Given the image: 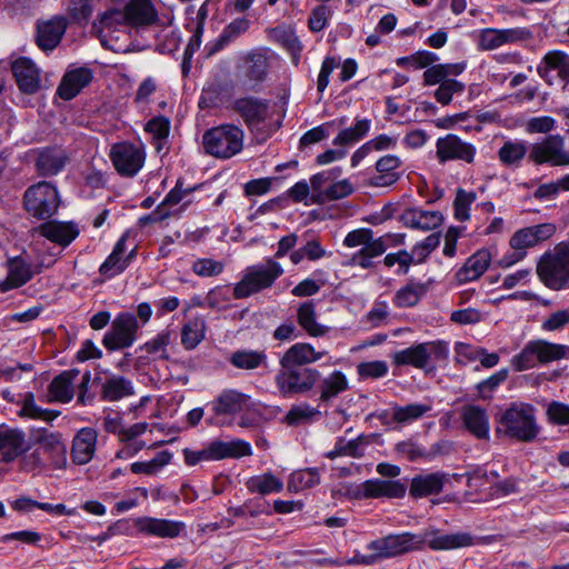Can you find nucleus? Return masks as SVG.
I'll use <instances>...</instances> for the list:
<instances>
[{
  "instance_id": "f257e3e1",
  "label": "nucleus",
  "mask_w": 569,
  "mask_h": 569,
  "mask_svg": "<svg viewBox=\"0 0 569 569\" xmlns=\"http://www.w3.org/2000/svg\"><path fill=\"white\" fill-rule=\"evenodd\" d=\"M496 433L521 442H532L540 433L536 408L526 402L510 403L497 420Z\"/></svg>"
},
{
  "instance_id": "f03ea898",
  "label": "nucleus",
  "mask_w": 569,
  "mask_h": 569,
  "mask_svg": "<svg viewBox=\"0 0 569 569\" xmlns=\"http://www.w3.org/2000/svg\"><path fill=\"white\" fill-rule=\"evenodd\" d=\"M159 21L151 0H130L124 9L106 11L99 21V30L104 36L112 31L117 24H127L132 28H146Z\"/></svg>"
},
{
  "instance_id": "7ed1b4c3",
  "label": "nucleus",
  "mask_w": 569,
  "mask_h": 569,
  "mask_svg": "<svg viewBox=\"0 0 569 569\" xmlns=\"http://www.w3.org/2000/svg\"><path fill=\"white\" fill-rule=\"evenodd\" d=\"M449 357L448 343L441 340L412 345L396 351L392 356L395 366H411L416 369L430 370L436 362L446 361Z\"/></svg>"
},
{
  "instance_id": "20e7f679",
  "label": "nucleus",
  "mask_w": 569,
  "mask_h": 569,
  "mask_svg": "<svg viewBox=\"0 0 569 569\" xmlns=\"http://www.w3.org/2000/svg\"><path fill=\"white\" fill-rule=\"evenodd\" d=\"M243 144V130L230 123L213 127L202 136L204 151L217 159L232 158L242 151Z\"/></svg>"
},
{
  "instance_id": "39448f33",
  "label": "nucleus",
  "mask_w": 569,
  "mask_h": 569,
  "mask_svg": "<svg viewBox=\"0 0 569 569\" xmlns=\"http://www.w3.org/2000/svg\"><path fill=\"white\" fill-rule=\"evenodd\" d=\"M282 274L283 268L273 259H267L264 263L250 266L244 270L241 280L234 284L233 297L243 299L268 289Z\"/></svg>"
},
{
  "instance_id": "423d86ee",
  "label": "nucleus",
  "mask_w": 569,
  "mask_h": 569,
  "mask_svg": "<svg viewBox=\"0 0 569 569\" xmlns=\"http://www.w3.org/2000/svg\"><path fill=\"white\" fill-rule=\"evenodd\" d=\"M539 279L550 289L560 290L569 283V243H558L545 253L537 266Z\"/></svg>"
},
{
  "instance_id": "0eeeda50",
  "label": "nucleus",
  "mask_w": 569,
  "mask_h": 569,
  "mask_svg": "<svg viewBox=\"0 0 569 569\" xmlns=\"http://www.w3.org/2000/svg\"><path fill=\"white\" fill-rule=\"evenodd\" d=\"M252 449L249 442L234 439L231 441L213 440L207 443L202 449H183L182 455L184 463L193 467L201 462L222 460L227 458H241L251 456Z\"/></svg>"
},
{
  "instance_id": "6e6552de",
  "label": "nucleus",
  "mask_w": 569,
  "mask_h": 569,
  "mask_svg": "<svg viewBox=\"0 0 569 569\" xmlns=\"http://www.w3.org/2000/svg\"><path fill=\"white\" fill-rule=\"evenodd\" d=\"M561 359H569V346L537 339L529 341L521 352L513 357L512 365L516 370L523 371L538 363L545 365Z\"/></svg>"
},
{
  "instance_id": "1a4fd4ad",
  "label": "nucleus",
  "mask_w": 569,
  "mask_h": 569,
  "mask_svg": "<svg viewBox=\"0 0 569 569\" xmlns=\"http://www.w3.org/2000/svg\"><path fill=\"white\" fill-rule=\"evenodd\" d=\"M59 203L57 189L47 181L31 186L24 193L27 211L38 219H48L53 216L59 208Z\"/></svg>"
},
{
  "instance_id": "9d476101",
  "label": "nucleus",
  "mask_w": 569,
  "mask_h": 569,
  "mask_svg": "<svg viewBox=\"0 0 569 569\" xmlns=\"http://www.w3.org/2000/svg\"><path fill=\"white\" fill-rule=\"evenodd\" d=\"M140 329L137 316L131 312H120L111 322V328L102 339L107 350L113 351L131 347L138 338Z\"/></svg>"
},
{
  "instance_id": "9b49d317",
  "label": "nucleus",
  "mask_w": 569,
  "mask_h": 569,
  "mask_svg": "<svg viewBox=\"0 0 569 569\" xmlns=\"http://www.w3.org/2000/svg\"><path fill=\"white\" fill-rule=\"evenodd\" d=\"M319 372L311 368L281 367L276 376V383L283 397L306 393L313 388Z\"/></svg>"
},
{
  "instance_id": "f8f14e48",
  "label": "nucleus",
  "mask_w": 569,
  "mask_h": 569,
  "mask_svg": "<svg viewBox=\"0 0 569 569\" xmlns=\"http://www.w3.org/2000/svg\"><path fill=\"white\" fill-rule=\"evenodd\" d=\"M528 159L535 164L569 166V153L560 134H550L530 146Z\"/></svg>"
},
{
  "instance_id": "ddd939ff",
  "label": "nucleus",
  "mask_w": 569,
  "mask_h": 569,
  "mask_svg": "<svg viewBox=\"0 0 569 569\" xmlns=\"http://www.w3.org/2000/svg\"><path fill=\"white\" fill-rule=\"evenodd\" d=\"M476 156V146L462 140L457 134L448 133L436 141V157L441 164L448 161H462L471 164L475 162Z\"/></svg>"
},
{
  "instance_id": "4468645a",
  "label": "nucleus",
  "mask_w": 569,
  "mask_h": 569,
  "mask_svg": "<svg viewBox=\"0 0 569 569\" xmlns=\"http://www.w3.org/2000/svg\"><path fill=\"white\" fill-rule=\"evenodd\" d=\"M369 549L378 557L389 558L415 550H421L422 540L420 539V532H403L375 540L370 542Z\"/></svg>"
},
{
  "instance_id": "2eb2a0df",
  "label": "nucleus",
  "mask_w": 569,
  "mask_h": 569,
  "mask_svg": "<svg viewBox=\"0 0 569 569\" xmlns=\"http://www.w3.org/2000/svg\"><path fill=\"white\" fill-rule=\"evenodd\" d=\"M109 157L121 176L133 177L143 167L146 152L140 146L119 142L111 147Z\"/></svg>"
},
{
  "instance_id": "dca6fc26",
  "label": "nucleus",
  "mask_w": 569,
  "mask_h": 569,
  "mask_svg": "<svg viewBox=\"0 0 569 569\" xmlns=\"http://www.w3.org/2000/svg\"><path fill=\"white\" fill-rule=\"evenodd\" d=\"M420 539L422 540V549L428 546L433 551H450L476 545V538L469 532L446 533L435 527L422 530Z\"/></svg>"
},
{
  "instance_id": "f3484780",
  "label": "nucleus",
  "mask_w": 569,
  "mask_h": 569,
  "mask_svg": "<svg viewBox=\"0 0 569 569\" xmlns=\"http://www.w3.org/2000/svg\"><path fill=\"white\" fill-rule=\"evenodd\" d=\"M407 487L400 480L370 479L359 486H352L347 493L355 499L401 498Z\"/></svg>"
},
{
  "instance_id": "a211bd4d",
  "label": "nucleus",
  "mask_w": 569,
  "mask_h": 569,
  "mask_svg": "<svg viewBox=\"0 0 569 569\" xmlns=\"http://www.w3.org/2000/svg\"><path fill=\"white\" fill-rule=\"evenodd\" d=\"M538 72L549 84L565 88L569 83V54L560 50L547 52Z\"/></svg>"
},
{
  "instance_id": "6ab92c4d",
  "label": "nucleus",
  "mask_w": 569,
  "mask_h": 569,
  "mask_svg": "<svg viewBox=\"0 0 569 569\" xmlns=\"http://www.w3.org/2000/svg\"><path fill=\"white\" fill-rule=\"evenodd\" d=\"M134 528L146 536L173 539L186 530L182 521L160 519L153 517H138L133 520Z\"/></svg>"
},
{
  "instance_id": "aec40b11",
  "label": "nucleus",
  "mask_w": 569,
  "mask_h": 569,
  "mask_svg": "<svg viewBox=\"0 0 569 569\" xmlns=\"http://www.w3.org/2000/svg\"><path fill=\"white\" fill-rule=\"evenodd\" d=\"M460 419L466 430L478 440L490 439V420L487 409L468 403L460 409Z\"/></svg>"
},
{
  "instance_id": "412c9836",
  "label": "nucleus",
  "mask_w": 569,
  "mask_h": 569,
  "mask_svg": "<svg viewBox=\"0 0 569 569\" xmlns=\"http://www.w3.org/2000/svg\"><path fill=\"white\" fill-rule=\"evenodd\" d=\"M556 232V226L550 222L540 223L517 230L509 239L511 249L521 250L527 253V249L550 239Z\"/></svg>"
},
{
  "instance_id": "4be33fe9",
  "label": "nucleus",
  "mask_w": 569,
  "mask_h": 569,
  "mask_svg": "<svg viewBox=\"0 0 569 569\" xmlns=\"http://www.w3.org/2000/svg\"><path fill=\"white\" fill-rule=\"evenodd\" d=\"M29 450L30 443L21 429L0 426L2 461L11 462Z\"/></svg>"
},
{
  "instance_id": "5701e85b",
  "label": "nucleus",
  "mask_w": 569,
  "mask_h": 569,
  "mask_svg": "<svg viewBox=\"0 0 569 569\" xmlns=\"http://www.w3.org/2000/svg\"><path fill=\"white\" fill-rule=\"evenodd\" d=\"M232 109L241 116L244 123L251 129L260 126L269 117V102L254 97L234 100Z\"/></svg>"
},
{
  "instance_id": "b1692460",
  "label": "nucleus",
  "mask_w": 569,
  "mask_h": 569,
  "mask_svg": "<svg viewBox=\"0 0 569 569\" xmlns=\"http://www.w3.org/2000/svg\"><path fill=\"white\" fill-rule=\"evenodd\" d=\"M11 69L16 82L22 92L33 94L40 89V70L32 60L24 57L19 58L13 61Z\"/></svg>"
},
{
  "instance_id": "393cba45",
  "label": "nucleus",
  "mask_w": 569,
  "mask_h": 569,
  "mask_svg": "<svg viewBox=\"0 0 569 569\" xmlns=\"http://www.w3.org/2000/svg\"><path fill=\"white\" fill-rule=\"evenodd\" d=\"M251 407L250 396L236 389H226L212 402V410L217 416L243 413Z\"/></svg>"
},
{
  "instance_id": "a878e982",
  "label": "nucleus",
  "mask_w": 569,
  "mask_h": 569,
  "mask_svg": "<svg viewBox=\"0 0 569 569\" xmlns=\"http://www.w3.org/2000/svg\"><path fill=\"white\" fill-rule=\"evenodd\" d=\"M127 236L123 234L114 244L112 252L108 256L104 262L100 266V273L107 278H112L129 266L134 258L136 249L127 252Z\"/></svg>"
},
{
  "instance_id": "bb28decb",
  "label": "nucleus",
  "mask_w": 569,
  "mask_h": 569,
  "mask_svg": "<svg viewBox=\"0 0 569 569\" xmlns=\"http://www.w3.org/2000/svg\"><path fill=\"white\" fill-rule=\"evenodd\" d=\"M400 221L407 228L430 231L442 224L443 216L436 210L408 208L400 214Z\"/></svg>"
},
{
  "instance_id": "cd10ccee",
  "label": "nucleus",
  "mask_w": 569,
  "mask_h": 569,
  "mask_svg": "<svg viewBox=\"0 0 569 569\" xmlns=\"http://www.w3.org/2000/svg\"><path fill=\"white\" fill-rule=\"evenodd\" d=\"M66 29L67 22L62 17L38 23L36 38L38 47L43 51L53 50L60 43Z\"/></svg>"
},
{
  "instance_id": "c85d7f7f",
  "label": "nucleus",
  "mask_w": 569,
  "mask_h": 569,
  "mask_svg": "<svg viewBox=\"0 0 569 569\" xmlns=\"http://www.w3.org/2000/svg\"><path fill=\"white\" fill-rule=\"evenodd\" d=\"M101 382L100 397L104 401H119L134 393L132 382L111 372H104V377L97 378Z\"/></svg>"
},
{
  "instance_id": "c756f323",
  "label": "nucleus",
  "mask_w": 569,
  "mask_h": 569,
  "mask_svg": "<svg viewBox=\"0 0 569 569\" xmlns=\"http://www.w3.org/2000/svg\"><path fill=\"white\" fill-rule=\"evenodd\" d=\"M98 433L92 428L80 429L72 441L71 458L77 465L88 463L94 456Z\"/></svg>"
},
{
  "instance_id": "7c9ffc66",
  "label": "nucleus",
  "mask_w": 569,
  "mask_h": 569,
  "mask_svg": "<svg viewBox=\"0 0 569 569\" xmlns=\"http://www.w3.org/2000/svg\"><path fill=\"white\" fill-rule=\"evenodd\" d=\"M46 239L60 246L70 244L79 234L77 227L71 222L49 221L33 230Z\"/></svg>"
},
{
  "instance_id": "2f4dec72",
  "label": "nucleus",
  "mask_w": 569,
  "mask_h": 569,
  "mask_svg": "<svg viewBox=\"0 0 569 569\" xmlns=\"http://www.w3.org/2000/svg\"><path fill=\"white\" fill-rule=\"evenodd\" d=\"M327 355L326 350L317 351L309 343H296L291 346L281 357V367H301L313 363Z\"/></svg>"
},
{
  "instance_id": "473e14b6",
  "label": "nucleus",
  "mask_w": 569,
  "mask_h": 569,
  "mask_svg": "<svg viewBox=\"0 0 569 569\" xmlns=\"http://www.w3.org/2000/svg\"><path fill=\"white\" fill-rule=\"evenodd\" d=\"M491 254L487 249H481L469 257L465 264L457 271L456 279L459 283L471 282L479 279L488 269Z\"/></svg>"
},
{
  "instance_id": "72a5a7b5",
  "label": "nucleus",
  "mask_w": 569,
  "mask_h": 569,
  "mask_svg": "<svg viewBox=\"0 0 569 569\" xmlns=\"http://www.w3.org/2000/svg\"><path fill=\"white\" fill-rule=\"evenodd\" d=\"M401 163L398 156L387 154L381 157L376 162L377 174L370 179V184L375 187H390L395 184L400 179V173L397 170Z\"/></svg>"
},
{
  "instance_id": "f704fd0d",
  "label": "nucleus",
  "mask_w": 569,
  "mask_h": 569,
  "mask_svg": "<svg viewBox=\"0 0 569 569\" xmlns=\"http://www.w3.org/2000/svg\"><path fill=\"white\" fill-rule=\"evenodd\" d=\"M34 274L31 264L26 262L20 257H14L8 260V274L7 278L0 282V290L8 291L11 289L20 288L27 283Z\"/></svg>"
},
{
  "instance_id": "c9c22d12",
  "label": "nucleus",
  "mask_w": 569,
  "mask_h": 569,
  "mask_svg": "<svg viewBox=\"0 0 569 569\" xmlns=\"http://www.w3.org/2000/svg\"><path fill=\"white\" fill-rule=\"evenodd\" d=\"M91 79L92 73L87 68H78L68 71L58 87V94L63 100H70L88 86Z\"/></svg>"
},
{
  "instance_id": "e433bc0d",
  "label": "nucleus",
  "mask_w": 569,
  "mask_h": 569,
  "mask_svg": "<svg viewBox=\"0 0 569 569\" xmlns=\"http://www.w3.org/2000/svg\"><path fill=\"white\" fill-rule=\"evenodd\" d=\"M445 481L446 475L440 472L419 475L412 478L409 492L415 498L437 495L442 490Z\"/></svg>"
},
{
  "instance_id": "4c0bfd02",
  "label": "nucleus",
  "mask_w": 569,
  "mask_h": 569,
  "mask_svg": "<svg viewBox=\"0 0 569 569\" xmlns=\"http://www.w3.org/2000/svg\"><path fill=\"white\" fill-rule=\"evenodd\" d=\"M78 371H63L57 376L48 387L49 401L66 403L73 397V380Z\"/></svg>"
},
{
  "instance_id": "58836bf2",
  "label": "nucleus",
  "mask_w": 569,
  "mask_h": 569,
  "mask_svg": "<svg viewBox=\"0 0 569 569\" xmlns=\"http://www.w3.org/2000/svg\"><path fill=\"white\" fill-rule=\"evenodd\" d=\"M432 410V402L408 403L406 406H393L391 409V419L399 425H409L425 417Z\"/></svg>"
},
{
  "instance_id": "ea45409f",
  "label": "nucleus",
  "mask_w": 569,
  "mask_h": 569,
  "mask_svg": "<svg viewBox=\"0 0 569 569\" xmlns=\"http://www.w3.org/2000/svg\"><path fill=\"white\" fill-rule=\"evenodd\" d=\"M529 149L523 140H507L498 150V159L507 168H519Z\"/></svg>"
},
{
  "instance_id": "a19ab883",
  "label": "nucleus",
  "mask_w": 569,
  "mask_h": 569,
  "mask_svg": "<svg viewBox=\"0 0 569 569\" xmlns=\"http://www.w3.org/2000/svg\"><path fill=\"white\" fill-rule=\"evenodd\" d=\"M229 362L237 369L256 370L267 368L268 357L263 350L242 349L232 352Z\"/></svg>"
},
{
  "instance_id": "79ce46f5",
  "label": "nucleus",
  "mask_w": 569,
  "mask_h": 569,
  "mask_svg": "<svg viewBox=\"0 0 569 569\" xmlns=\"http://www.w3.org/2000/svg\"><path fill=\"white\" fill-rule=\"evenodd\" d=\"M17 405L21 408L18 411V416L20 418H28L34 420H43V421H52L58 416L59 412L53 410L43 409L36 403L34 396L32 392H26L21 396V399L17 400Z\"/></svg>"
},
{
  "instance_id": "37998d69",
  "label": "nucleus",
  "mask_w": 569,
  "mask_h": 569,
  "mask_svg": "<svg viewBox=\"0 0 569 569\" xmlns=\"http://www.w3.org/2000/svg\"><path fill=\"white\" fill-rule=\"evenodd\" d=\"M299 326L311 337H320L328 332V328L317 322L316 307L307 301L300 305L297 312Z\"/></svg>"
},
{
  "instance_id": "c03bdc74",
  "label": "nucleus",
  "mask_w": 569,
  "mask_h": 569,
  "mask_svg": "<svg viewBox=\"0 0 569 569\" xmlns=\"http://www.w3.org/2000/svg\"><path fill=\"white\" fill-rule=\"evenodd\" d=\"M498 472L487 468H477L467 475V486L482 495L483 499L490 498V491L497 478Z\"/></svg>"
},
{
  "instance_id": "a18cd8bd",
  "label": "nucleus",
  "mask_w": 569,
  "mask_h": 569,
  "mask_svg": "<svg viewBox=\"0 0 569 569\" xmlns=\"http://www.w3.org/2000/svg\"><path fill=\"white\" fill-rule=\"evenodd\" d=\"M249 20L246 18H238L231 21L219 36V38L206 47L209 56L220 51L226 44L234 40L240 34L244 33L249 28Z\"/></svg>"
},
{
  "instance_id": "49530a36",
  "label": "nucleus",
  "mask_w": 569,
  "mask_h": 569,
  "mask_svg": "<svg viewBox=\"0 0 569 569\" xmlns=\"http://www.w3.org/2000/svg\"><path fill=\"white\" fill-rule=\"evenodd\" d=\"M206 321L202 317L189 319L181 328V345L186 350H193L206 337Z\"/></svg>"
},
{
  "instance_id": "de8ad7c7",
  "label": "nucleus",
  "mask_w": 569,
  "mask_h": 569,
  "mask_svg": "<svg viewBox=\"0 0 569 569\" xmlns=\"http://www.w3.org/2000/svg\"><path fill=\"white\" fill-rule=\"evenodd\" d=\"M371 128L369 119H357L352 127L341 130L333 139L332 143L336 147L346 149L365 138Z\"/></svg>"
},
{
  "instance_id": "09e8293b",
  "label": "nucleus",
  "mask_w": 569,
  "mask_h": 569,
  "mask_svg": "<svg viewBox=\"0 0 569 569\" xmlns=\"http://www.w3.org/2000/svg\"><path fill=\"white\" fill-rule=\"evenodd\" d=\"M66 161L67 157L63 150L47 149L39 154L37 167L42 174L52 176L64 167Z\"/></svg>"
},
{
  "instance_id": "8fccbe9b",
  "label": "nucleus",
  "mask_w": 569,
  "mask_h": 569,
  "mask_svg": "<svg viewBox=\"0 0 569 569\" xmlns=\"http://www.w3.org/2000/svg\"><path fill=\"white\" fill-rule=\"evenodd\" d=\"M319 482V469L307 468L293 471L289 477L287 487L291 492H300L317 486Z\"/></svg>"
},
{
  "instance_id": "3c124183",
  "label": "nucleus",
  "mask_w": 569,
  "mask_h": 569,
  "mask_svg": "<svg viewBox=\"0 0 569 569\" xmlns=\"http://www.w3.org/2000/svg\"><path fill=\"white\" fill-rule=\"evenodd\" d=\"M246 486L250 492L269 495L280 492L283 489V482L272 473H262L249 478Z\"/></svg>"
},
{
  "instance_id": "603ef678",
  "label": "nucleus",
  "mask_w": 569,
  "mask_h": 569,
  "mask_svg": "<svg viewBox=\"0 0 569 569\" xmlns=\"http://www.w3.org/2000/svg\"><path fill=\"white\" fill-rule=\"evenodd\" d=\"M425 293L426 287L423 284L409 282L395 293L392 302L397 308L415 307Z\"/></svg>"
},
{
  "instance_id": "864d4df0",
  "label": "nucleus",
  "mask_w": 569,
  "mask_h": 569,
  "mask_svg": "<svg viewBox=\"0 0 569 569\" xmlns=\"http://www.w3.org/2000/svg\"><path fill=\"white\" fill-rule=\"evenodd\" d=\"M171 458L172 455L169 451H160L149 461L131 463L130 470L136 475L154 476L170 462Z\"/></svg>"
},
{
  "instance_id": "5fc2aeb1",
  "label": "nucleus",
  "mask_w": 569,
  "mask_h": 569,
  "mask_svg": "<svg viewBox=\"0 0 569 569\" xmlns=\"http://www.w3.org/2000/svg\"><path fill=\"white\" fill-rule=\"evenodd\" d=\"M348 389V379L341 371H335L326 377L321 385L320 399L328 401Z\"/></svg>"
},
{
  "instance_id": "6e6d98bb",
  "label": "nucleus",
  "mask_w": 569,
  "mask_h": 569,
  "mask_svg": "<svg viewBox=\"0 0 569 569\" xmlns=\"http://www.w3.org/2000/svg\"><path fill=\"white\" fill-rule=\"evenodd\" d=\"M247 62V78L256 83L262 82L266 79L269 70V61L267 56L261 52H253L248 56Z\"/></svg>"
},
{
  "instance_id": "4d7b16f0",
  "label": "nucleus",
  "mask_w": 569,
  "mask_h": 569,
  "mask_svg": "<svg viewBox=\"0 0 569 569\" xmlns=\"http://www.w3.org/2000/svg\"><path fill=\"white\" fill-rule=\"evenodd\" d=\"M39 442L46 451L51 452L56 457L54 463L57 467L66 463L67 448L59 435L46 432L40 437Z\"/></svg>"
},
{
  "instance_id": "13d9d810",
  "label": "nucleus",
  "mask_w": 569,
  "mask_h": 569,
  "mask_svg": "<svg viewBox=\"0 0 569 569\" xmlns=\"http://www.w3.org/2000/svg\"><path fill=\"white\" fill-rule=\"evenodd\" d=\"M561 191H569V174L558 180L540 184L533 192L538 200H553Z\"/></svg>"
},
{
  "instance_id": "bf43d9fd",
  "label": "nucleus",
  "mask_w": 569,
  "mask_h": 569,
  "mask_svg": "<svg viewBox=\"0 0 569 569\" xmlns=\"http://www.w3.org/2000/svg\"><path fill=\"white\" fill-rule=\"evenodd\" d=\"M353 192V186L348 179H342L331 182L325 192L320 193L317 203H325L327 201L339 200L350 196Z\"/></svg>"
},
{
  "instance_id": "052dcab7",
  "label": "nucleus",
  "mask_w": 569,
  "mask_h": 569,
  "mask_svg": "<svg viewBox=\"0 0 569 569\" xmlns=\"http://www.w3.org/2000/svg\"><path fill=\"white\" fill-rule=\"evenodd\" d=\"M476 199V192L458 189L453 201L455 218L459 221H467L470 218V207Z\"/></svg>"
},
{
  "instance_id": "680f3d73",
  "label": "nucleus",
  "mask_w": 569,
  "mask_h": 569,
  "mask_svg": "<svg viewBox=\"0 0 569 569\" xmlns=\"http://www.w3.org/2000/svg\"><path fill=\"white\" fill-rule=\"evenodd\" d=\"M332 17V9L327 4H319L315 7L308 18V28L311 32H320L327 28L330 18Z\"/></svg>"
},
{
  "instance_id": "e2e57ef3",
  "label": "nucleus",
  "mask_w": 569,
  "mask_h": 569,
  "mask_svg": "<svg viewBox=\"0 0 569 569\" xmlns=\"http://www.w3.org/2000/svg\"><path fill=\"white\" fill-rule=\"evenodd\" d=\"M317 413L318 411L315 408L307 403H301L292 406L284 416L283 421L288 426H299L310 421Z\"/></svg>"
},
{
  "instance_id": "0e129e2a",
  "label": "nucleus",
  "mask_w": 569,
  "mask_h": 569,
  "mask_svg": "<svg viewBox=\"0 0 569 569\" xmlns=\"http://www.w3.org/2000/svg\"><path fill=\"white\" fill-rule=\"evenodd\" d=\"M465 84L456 79H448L442 82L435 91L436 100L442 106H447L451 102L453 94L462 93Z\"/></svg>"
},
{
  "instance_id": "69168bd1",
  "label": "nucleus",
  "mask_w": 569,
  "mask_h": 569,
  "mask_svg": "<svg viewBox=\"0 0 569 569\" xmlns=\"http://www.w3.org/2000/svg\"><path fill=\"white\" fill-rule=\"evenodd\" d=\"M388 365L382 360L366 361L357 366V372L362 379H378L387 376Z\"/></svg>"
},
{
  "instance_id": "338daca9",
  "label": "nucleus",
  "mask_w": 569,
  "mask_h": 569,
  "mask_svg": "<svg viewBox=\"0 0 569 569\" xmlns=\"http://www.w3.org/2000/svg\"><path fill=\"white\" fill-rule=\"evenodd\" d=\"M170 342V333L161 332L152 340L146 342L141 349L144 350L148 355L153 356L159 359H167V346Z\"/></svg>"
},
{
  "instance_id": "774afa93",
  "label": "nucleus",
  "mask_w": 569,
  "mask_h": 569,
  "mask_svg": "<svg viewBox=\"0 0 569 569\" xmlns=\"http://www.w3.org/2000/svg\"><path fill=\"white\" fill-rule=\"evenodd\" d=\"M548 420L553 425H569V405L560 401H551L546 410Z\"/></svg>"
}]
</instances>
